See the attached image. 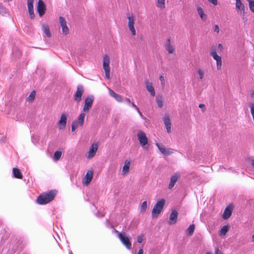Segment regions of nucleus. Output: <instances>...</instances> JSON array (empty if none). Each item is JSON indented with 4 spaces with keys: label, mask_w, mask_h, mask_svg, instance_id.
<instances>
[{
    "label": "nucleus",
    "mask_w": 254,
    "mask_h": 254,
    "mask_svg": "<svg viewBox=\"0 0 254 254\" xmlns=\"http://www.w3.org/2000/svg\"><path fill=\"white\" fill-rule=\"evenodd\" d=\"M56 194V191L51 190L40 195L37 198V202L41 205L46 204L54 199Z\"/></svg>",
    "instance_id": "1"
},
{
    "label": "nucleus",
    "mask_w": 254,
    "mask_h": 254,
    "mask_svg": "<svg viewBox=\"0 0 254 254\" xmlns=\"http://www.w3.org/2000/svg\"><path fill=\"white\" fill-rule=\"evenodd\" d=\"M126 16L128 20L127 26L129 30L130 31L132 35H136V31L134 28V24L135 21V16L131 12H127L126 13Z\"/></svg>",
    "instance_id": "2"
},
{
    "label": "nucleus",
    "mask_w": 254,
    "mask_h": 254,
    "mask_svg": "<svg viewBox=\"0 0 254 254\" xmlns=\"http://www.w3.org/2000/svg\"><path fill=\"white\" fill-rule=\"evenodd\" d=\"M137 136L141 147L145 150H148L149 144L145 133L141 130H139L137 132Z\"/></svg>",
    "instance_id": "3"
},
{
    "label": "nucleus",
    "mask_w": 254,
    "mask_h": 254,
    "mask_svg": "<svg viewBox=\"0 0 254 254\" xmlns=\"http://www.w3.org/2000/svg\"><path fill=\"white\" fill-rule=\"evenodd\" d=\"M165 203V200L164 199H161L156 202L152 210V217H158V215L162 211Z\"/></svg>",
    "instance_id": "4"
},
{
    "label": "nucleus",
    "mask_w": 254,
    "mask_h": 254,
    "mask_svg": "<svg viewBox=\"0 0 254 254\" xmlns=\"http://www.w3.org/2000/svg\"><path fill=\"white\" fill-rule=\"evenodd\" d=\"M110 58L107 55H105L103 58V67L105 71V77L109 79L110 78Z\"/></svg>",
    "instance_id": "5"
},
{
    "label": "nucleus",
    "mask_w": 254,
    "mask_h": 254,
    "mask_svg": "<svg viewBox=\"0 0 254 254\" xmlns=\"http://www.w3.org/2000/svg\"><path fill=\"white\" fill-rule=\"evenodd\" d=\"M118 236L122 244L127 249L130 250L131 247V243L130 241L129 238L127 237L125 233H120L118 234Z\"/></svg>",
    "instance_id": "6"
},
{
    "label": "nucleus",
    "mask_w": 254,
    "mask_h": 254,
    "mask_svg": "<svg viewBox=\"0 0 254 254\" xmlns=\"http://www.w3.org/2000/svg\"><path fill=\"white\" fill-rule=\"evenodd\" d=\"M94 98L93 96H87L84 101V105L83 108V112L88 113L92 106Z\"/></svg>",
    "instance_id": "7"
},
{
    "label": "nucleus",
    "mask_w": 254,
    "mask_h": 254,
    "mask_svg": "<svg viewBox=\"0 0 254 254\" xmlns=\"http://www.w3.org/2000/svg\"><path fill=\"white\" fill-rule=\"evenodd\" d=\"M210 55L213 57V58L216 61V65L217 69H220L222 65V59L221 57H220L217 54L216 50L215 49L211 50L210 52Z\"/></svg>",
    "instance_id": "8"
},
{
    "label": "nucleus",
    "mask_w": 254,
    "mask_h": 254,
    "mask_svg": "<svg viewBox=\"0 0 254 254\" xmlns=\"http://www.w3.org/2000/svg\"><path fill=\"white\" fill-rule=\"evenodd\" d=\"M84 93V88L82 85H78L77 87V90L74 95V99L77 102H79L81 100L82 94Z\"/></svg>",
    "instance_id": "9"
},
{
    "label": "nucleus",
    "mask_w": 254,
    "mask_h": 254,
    "mask_svg": "<svg viewBox=\"0 0 254 254\" xmlns=\"http://www.w3.org/2000/svg\"><path fill=\"white\" fill-rule=\"evenodd\" d=\"M156 145L159 151L165 155H169L173 153V149L171 148H166L163 145L159 143H156Z\"/></svg>",
    "instance_id": "10"
},
{
    "label": "nucleus",
    "mask_w": 254,
    "mask_h": 254,
    "mask_svg": "<svg viewBox=\"0 0 254 254\" xmlns=\"http://www.w3.org/2000/svg\"><path fill=\"white\" fill-rule=\"evenodd\" d=\"M156 145L159 151L165 155H169L173 153V149L171 148H166L163 145L159 143H156Z\"/></svg>",
    "instance_id": "11"
},
{
    "label": "nucleus",
    "mask_w": 254,
    "mask_h": 254,
    "mask_svg": "<svg viewBox=\"0 0 254 254\" xmlns=\"http://www.w3.org/2000/svg\"><path fill=\"white\" fill-rule=\"evenodd\" d=\"M67 116L65 114H62L60 119L58 123V127L59 129H64L66 125Z\"/></svg>",
    "instance_id": "12"
},
{
    "label": "nucleus",
    "mask_w": 254,
    "mask_h": 254,
    "mask_svg": "<svg viewBox=\"0 0 254 254\" xmlns=\"http://www.w3.org/2000/svg\"><path fill=\"white\" fill-rule=\"evenodd\" d=\"M98 146L97 143L92 144L88 152L87 158L88 159L93 158L96 154V153L98 150Z\"/></svg>",
    "instance_id": "13"
},
{
    "label": "nucleus",
    "mask_w": 254,
    "mask_h": 254,
    "mask_svg": "<svg viewBox=\"0 0 254 254\" xmlns=\"http://www.w3.org/2000/svg\"><path fill=\"white\" fill-rule=\"evenodd\" d=\"M59 21L61 26L62 28L63 33L64 35H66L68 33L69 29L66 25V21L64 18L60 16L59 17Z\"/></svg>",
    "instance_id": "14"
},
{
    "label": "nucleus",
    "mask_w": 254,
    "mask_h": 254,
    "mask_svg": "<svg viewBox=\"0 0 254 254\" xmlns=\"http://www.w3.org/2000/svg\"><path fill=\"white\" fill-rule=\"evenodd\" d=\"M46 10V6L44 2L42 0H39L38 6H37V11L39 13L40 16H42Z\"/></svg>",
    "instance_id": "15"
},
{
    "label": "nucleus",
    "mask_w": 254,
    "mask_h": 254,
    "mask_svg": "<svg viewBox=\"0 0 254 254\" xmlns=\"http://www.w3.org/2000/svg\"><path fill=\"white\" fill-rule=\"evenodd\" d=\"M163 120L164 125H165L167 131L168 133L170 132L171 131V124L170 116L168 115H165L163 117Z\"/></svg>",
    "instance_id": "16"
},
{
    "label": "nucleus",
    "mask_w": 254,
    "mask_h": 254,
    "mask_svg": "<svg viewBox=\"0 0 254 254\" xmlns=\"http://www.w3.org/2000/svg\"><path fill=\"white\" fill-rule=\"evenodd\" d=\"M93 176V172L92 170H88L84 179V182L83 184L87 186L91 182Z\"/></svg>",
    "instance_id": "17"
},
{
    "label": "nucleus",
    "mask_w": 254,
    "mask_h": 254,
    "mask_svg": "<svg viewBox=\"0 0 254 254\" xmlns=\"http://www.w3.org/2000/svg\"><path fill=\"white\" fill-rule=\"evenodd\" d=\"M178 212L176 210H173L171 213L169 217V221L168 223L170 225H173L176 223L178 218Z\"/></svg>",
    "instance_id": "18"
},
{
    "label": "nucleus",
    "mask_w": 254,
    "mask_h": 254,
    "mask_svg": "<svg viewBox=\"0 0 254 254\" xmlns=\"http://www.w3.org/2000/svg\"><path fill=\"white\" fill-rule=\"evenodd\" d=\"M179 177L180 174L179 173H175L171 177L169 189H171L174 187Z\"/></svg>",
    "instance_id": "19"
},
{
    "label": "nucleus",
    "mask_w": 254,
    "mask_h": 254,
    "mask_svg": "<svg viewBox=\"0 0 254 254\" xmlns=\"http://www.w3.org/2000/svg\"><path fill=\"white\" fill-rule=\"evenodd\" d=\"M236 8L238 12L240 11L241 14H242L243 15H244L245 5L243 3H242L241 0H236Z\"/></svg>",
    "instance_id": "20"
},
{
    "label": "nucleus",
    "mask_w": 254,
    "mask_h": 254,
    "mask_svg": "<svg viewBox=\"0 0 254 254\" xmlns=\"http://www.w3.org/2000/svg\"><path fill=\"white\" fill-rule=\"evenodd\" d=\"M130 162L129 160H126L125 162L124 165L123 167L122 175L123 176L127 175L129 171Z\"/></svg>",
    "instance_id": "21"
},
{
    "label": "nucleus",
    "mask_w": 254,
    "mask_h": 254,
    "mask_svg": "<svg viewBox=\"0 0 254 254\" xmlns=\"http://www.w3.org/2000/svg\"><path fill=\"white\" fill-rule=\"evenodd\" d=\"M145 83L147 90L150 93L152 96L154 97L155 95V92L152 83L149 81H146Z\"/></svg>",
    "instance_id": "22"
},
{
    "label": "nucleus",
    "mask_w": 254,
    "mask_h": 254,
    "mask_svg": "<svg viewBox=\"0 0 254 254\" xmlns=\"http://www.w3.org/2000/svg\"><path fill=\"white\" fill-rule=\"evenodd\" d=\"M197 11L201 19L203 21H206L207 18V15L204 13L203 9L200 6H197Z\"/></svg>",
    "instance_id": "23"
},
{
    "label": "nucleus",
    "mask_w": 254,
    "mask_h": 254,
    "mask_svg": "<svg viewBox=\"0 0 254 254\" xmlns=\"http://www.w3.org/2000/svg\"><path fill=\"white\" fill-rule=\"evenodd\" d=\"M86 113H85L84 112H82L79 115V116L78 117V120L77 121H75L79 126L82 127L83 126L84 124V119L85 117V114Z\"/></svg>",
    "instance_id": "24"
},
{
    "label": "nucleus",
    "mask_w": 254,
    "mask_h": 254,
    "mask_svg": "<svg viewBox=\"0 0 254 254\" xmlns=\"http://www.w3.org/2000/svg\"><path fill=\"white\" fill-rule=\"evenodd\" d=\"M232 208L230 206L227 207L224 210V211L223 212V218L224 219H228L231 215L232 214Z\"/></svg>",
    "instance_id": "25"
},
{
    "label": "nucleus",
    "mask_w": 254,
    "mask_h": 254,
    "mask_svg": "<svg viewBox=\"0 0 254 254\" xmlns=\"http://www.w3.org/2000/svg\"><path fill=\"white\" fill-rule=\"evenodd\" d=\"M166 50L169 53L172 54L174 52V49L173 46L171 45V40L169 38L167 40V43L165 46Z\"/></svg>",
    "instance_id": "26"
},
{
    "label": "nucleus",
    "mask_w": 254,
    "mask_h": 254,
    "mask_svg": "<svg viewBox=\"0 0 254 254\" xmlns=\"http://www.w3.org/2000/svg\"><path fill=\"white\" fill-rule=\"evenodd\" d=\"M13 174L15 178L18 179H22V175L20 172L19 170L17 168L13 169Z\"/></svg>",
    "instance_id": "27"
},
{
    "label": "nucleus",
    "mask_w": 254,
    "mask_h": 254,
    "mask_svg": "<svg viewBox=\"0 0 254 254\" xmlns=\"http://www.w3.org/2000/svg\"><path fill=\"white\" fill-rule=\"evenodd\" d=\"M156 101L157 102L158 107L160 108H162L163 106L162 97L161 96H157L156 97Z\"/></svg>",
    "instance_id": "28"
},
{
    "label": "nucleus",
    "mask_w": 254,
    "mask_h": 254,
    "mask_svg": "<svg viewBox=\"0 0 254 254\" xmlns=\"http://www.w3.org/2000/svg\"><path fill=\"white\" fill-rule=\"evenodd\" d=\"M42 28L44 33L46 35V36L48 37H51V35L48 26L46 25H43Z\"/></svg>",
    "instance_id": "29"
},
{
    "label": "nucleus",
    "mask_w": 254,
    "mask_h": 254,
    "mask_svg": "<svg viewBox=\"0 0 254 254\" xmlns=\"http://www.w3.org/2000/svg\"><path fill=\"white\" fill-rule=\"evenodd\" d=\"M62 156V152L60 151H56L54 154V160L55 161H57L60 160Z\"/></svg>",
    "instance_id": "30"
},
{
    "label": "nucleus",
    "mask_w": 254,
    "mask_h": 254,
    "mask_svg": "<svg viewBox=\"0 0 254 254\" xmlns=\"http://www.w3.org/2000/svg\"><path fill=\"white\" fill-rule=\"evenodd\" d=\"M194 228L195 226L193 224L190 225L187 230V233L190 236L192 235L193 233Z\"/></svg>",
    "instance_id": "31"
},
{
    "label": "nucleus",
    "mask_w": 254,
    "mask_h": 254,
    "mask_svg": "<svg viewBox=\"0 0 254 254\" xmlns=\"http://www.w3.org/2000/svg\"><path fill=\"white\" fill-rule=\"evenodd\" d=\"M165 0H157V6L160 8H164L165 7Z\"/></svg>",
    "instance_id": "32"
},
{
    "label": "nucleus",
    "mask_w": 254,
    "mask_h": 254,
    "mask_svg": "<svg viewBox=\"0 0 254 254\" xmlns=\"http://www.w3.org/2000/svg\"><path fill=\"white\" fill-rule=\"evenodd\" d=\"M147 208V201H143L140 206V212H141V213L144 212L146 211Z\"/></svg>",
    "instance_id": "33"
},
{
    "label": "nucleus",
    "mask_w": 254,
    "mask_h": 254,
    "mask_svg": "<svg viewBox=\"0 0 254 254\" xmlns=\"http://www.w3.org/2000/svg\"><path fill=\"white\" fill-rule=\"evenodd\" d=\"M35 95H36V92L35 91H32L31 93L30 94V95H29L28 98H27V100L29 102H32L33 101V100H34V98H35Z\"/></svg>",
    "instance_id": "34"
},
{
    "label": "nucleus",
    "mask_w": 254,
    "mask_h": 254,
    "mask_svg": "<svg viewBox=\"0 0 254 254\" xmlns=\"http://www.w3.org/2000/svg\"><path fill=\"white\" fill-rule=\"evenodd\" d=\"M229 228L227 226L225 225L223 226L220 231V235H225L228 231Z\"/></svg>",
    "instance_id": "35"
},
{
    "label": "nucleus",
    "mask_w": 254,
    "mask_h": 254,
    "mask_svg": "<svg viewBox=\"0 0 254 254\" xmlns=\"http://www.w3.org/2000/svg\"><path fill=\"white\" fill-rule=\"evenodd\" d=\"M249 3V6L250 10L254 12V0H247Z\"/></svg>",
    "instance_id": "36"
},
{
    "label": "nucleus",
    "mask_w": 254,
    "mask_h": 254,
    "mask_svg": "<svg viewBox=\"0 0 254 254\" xmlns=\"http://www.w3.org/2000/svg\"><path fill=\"white\" fill-rule=\"evenodd\" d=\"M197 73L198 74L199 79H202L204 77L205 71L201 68H198L197 69Z\"/></svg>",
    "instance_id": "37"
},
{
    "label": "nucleus",
    "mask_w": 254,
    "mask_h": 254,
    "mask_svg": "<svg viewBox=\"0 0 254 254\" xmlns=\"http://www.w3.org/2000/svg\"><path fill=\"white\" fill-rule=\"evenodd\" d=\"M28 9H33V1L34 0H27Z\"/></svg>",
    "instance_id": "38"
},
{
    "label": "nucleus",
    "mask_w": 254,
    "mask_h": 254,
    "mask_svg": "<svg viewBox=\"0 0 254 254\" xmlns=\"http://www.w3.org/2000/svg\"><path fill=\"white\" fill-rule=\"evenodd\" d=\"M78 126L79 125L77 124L75 121L73 122L71 124V131H74Z\"/></svg>",
    "instance_id": "39"
},
{
    "label": "nucleus",
    "mask_w": 254,
    "mask_h": 254,
    "mask_svg": "<svg viewBox=\"0 0 254 254\" xmlns=\"http://www.w3.org/2000/svg\"><path fill=\"white\" fill-rule=\"evenodd\" d=\"M144 239V236L143 235H140V236H138L137 237V242L138 243H141Z\"/></svg>",
    "instance_id": "40"
},
{
    "label": "nucleus",
    "mask_w": 254,
    "mask_h": 254,
    "mask_svg": "<svg viewBox=\"0 0 254 254\" xmlns=\"http://www.w3.org/2000/svg\"><path fill=\"white\" fill-rule=\"evenodd\" d=\"M213 30L215 32H216L217 34H219L220 28L218 25H215L213 27Z\"/></svg>",
    "instance_id": "41"
},
{
    "label": "nucleus",
    "mask_w": 254,
    "mask_h": 254,
    "mask_svg": "<svg viewBox=\"0 0 254 254\" xmlns=\"http://www.w3.org/2000/svg\"><path fill=\"white\" fill-rule=\"evenodd\" d=\"M114 98H115L117 101L120 102H122L123 100L122 96L118 94Z\"/></svg>",
    "instance_id": "42"
},
{
    "label": "nucleus",
    "mask_w": 254,
    "mask_h": 254,
    "mask_svg": "<svg viewBox=\"0 0 254 254\" xmlns=\"http://www.w3.org/2000/svg\"><path fill=\"white\" fill-rule=\"evenodd\" d=\"M28 12L31 18L33 19L35 16L34 9H28Z\"/></svg>",
    "instance_id": "43"
},
{
    "label": "nucleus",
    "mask_w": 254,
    "mask_h": 254,
    "mask_svg": "<svg viewBox=\"0 0 254 254\" xmlns=\"http://www.w3.org/2000/svg\"><path fill=\"white\" fill-rule=\"evenodd\" d=\"M109 92L110 95L114 98H115L117 94V93H116L115 92H114L112 90H111L110 89H109Z\"/></svg>",
    "instance_id": "44"
},
{
    "label": "nucleus",
    "mask_w": 254,
    "mask_h": 254,
    "mask_svg": "<svg viewBox=\"0 0 254 254\" xmlns=\"http://www.w3.org/2000/svg\"><path fill=\"white\" fill-rule=\"evenodd\" d=\"M159 80H160V81L161 82L162 85L164 86L165 85V79H164V77L162 75L160 76Z\"/></svg>",
    "instance_id": "45"
},
{
    "label": "nucleus",
    "mask_w": 254,
    "mask_h": 254,
    "mask_svg": "<svg viewBox=\"0 0 254 254\" xmlns=\"http://www.w3.org/2000/svg\"><path fill=\"white\" fill-rule=\"evenodd\" d=\"M199 108H201L202 109V111L203 112H204L205 111V106L203 104H200L198 106Z\"/></svg>",
    "instance_id": "46"
},
{
    "label": "nucleus",
    "mask_w": 254,
    "mask_h": 254,
    "mask_svg": "<svg viewBox=\"0 0 254 254\" xmlns=\"http://www.w3.org/2000/svg\"><path fill=\"white\" fill-rule=\"evenodd\" d=\"M208 1L214 5H216L217 4V0H208Z\"/></svg>",
    "instance_id": "47"
},
{
    "label": "nucleus",
    "mask_w": 254,
    "mask_h": 254,
    "mask_svg": "<svg viewBox=\"0 0 254 254\" xmlns=\"http://www.w3.org/2000/svg\"><path fill=\"white\" fill-rule=\"evenodd\" d=\"M215 254H223L219 250L218 248H216L215 250Z\"/></svg>",
    "instance_id": "48"
},
{
    "label": "nucleus",
    "mask_w": 254,
    "mask_h": 254,
    "mask_svg": "<svg viewBox=\"0 0 254 254\" xmlns=\"http://www.w3.org/2000/svg\"><path fill=\"white\" fill-rule=\"evenodd\" d=\"M130 104H131V106L133 108H135L136 110H137L138 109V107L133 103L131 102V103H130Z\"/></svg>",
    "instance_id": "49"
},
{
    "label": "nucleus",
    "mask_w": 254,
    "mask_h": 254,
    "mask_svg": "<svg viewBox=\"0 0 254 254\" xmlns=\"http://www.w3.org/2000/svg\"><path fill=\"white\" fill-rule=\"evenodd\" d=\"M136 111H137L138 113L139 114V116L142 118H143V116L142 114V113L139 111V109H138L137 110H136Z\"/></svg>",
    "instance_id": "50"
},
{
    "label": "nucleus",
    "mask_w": 254,
    "mask_h": 254,
    "mask_svg": "<svg viewBox=\"0 0 254 254\" xmlns=\"http://www.w3.org/2000/svg\"><path fill=\"white\" fill-rule=\"evenodd\" d=\"M0 9L2 10V11H5V8L3 7V5L1 3H0Z\"/></svg>",
    "instance_id": "51"
},
{
    "label": "nucleus",
    "mask_w": 254,
    "mask_h": 254,
    "mask_svg": "<svg viewBox=\"0 0 254 254\" xmlns=\"http://www.w3.org/2000/svg\"><path fill=\"white\" fill-rule=\"evenodd\" d=\"M137 254H143V251L142 249L139 250Z\"/></svg>",
    "instance_id": "52"
},
{
    "label": "nucleus",
    "mask_w": 254,
    "mask_h": 254,
    "mask_svg": "<svg viewBox=\"0 0 254 254\" xmlns=\"http://www.w3.org/2000/svg\"><path fill=\"white\" fill-rule=\"evenodd\" d=\"M125 101H126L128 104H130V103H131V101H130V99H128V98H126V99H125Z\"/></svg>",
    "instance_id": "53"
},
{
    "label": "nucleus",
    "mask_w": 254,
    "mask_h": 254,
    "mask_svg": "<svg viewBox=\"0 0 254 254\" xmlns=\"http://www.w3.org/2000/svg\"><path fill=\"white\" fill-rule=\"evenodd\" d=\"M218 48H221V49L223 48V46L221 44H219L218 45Z\"/></svg>",
    "instance_id": "54"
},
{
    "label": "nucleus",
    "mask_w": 254,
    "mask_h": 254,
    "mask_svg": "<svg viewBox=\"0 0 254 254\" xmlns=\"http://www.w3.org/2000/svg\"><path fill=\"white\" fill-rule=\"evenodd\" d=\"M251 165L254 168V160L252 161Z\"/></svg>",
    "instance_id": "55"
},
{
    "label": "nucleus",
    "mask_w": 254,
    "mask_h": 254,
    "mask_svg": "<svg viewBox=\"0 0 254 254\" xmlns=\"http://www.w3.org/2000/svg\"><path fill=\"white\" fill-rule=\"evenodd\" d=\"M251 97L254 99V91L251 93Z\"/></svg>",
    "instance_id": "56"
},
{
    "label": "nucleus",
    "mask_w": 254,
    "mask_h": 254,
    "mask_svg": "<svg viewBox=\"0 0 254 254\" xmlns=\"http://www.w3.org/2000/svg\"><path fill=\"white\" fill-rule=\"evenodd\" d=\"M252 241L253 242H254V234L253 235L252 237Z\"/></svg>",
    "instance_id": "57"
},
{
    "label": "nucleus",
    "mask_w": 254,
    "mask_h": 254,
    "mask_svg": "<svg viewBox=\"0 0 254 254\" xmlns=\"http://www.w3.org/2000/svg\"><path fill=\"white\" fill-rule=\"evenodd\" d=\"M205 254H210V253H206Z\"/></svg>",
    "instance_id": "58"
}]
</instances>
